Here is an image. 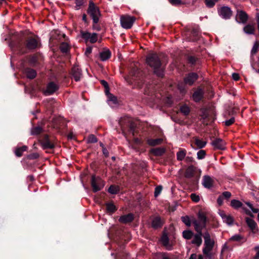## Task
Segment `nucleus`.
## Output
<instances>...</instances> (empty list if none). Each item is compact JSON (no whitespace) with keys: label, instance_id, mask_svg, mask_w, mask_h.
Returning a JSON list of instances; mask_svg holds the SVG:
<instances>
[{"label":"nucleus","instance_id":"a211bd4d","mask_svg":"<svg viewBox=\"0 0 259 259\" xmlns=\"http://www.w3.org/2000/svg\"><path fill=\"white\" fill-rule=\"evenodd\" d=\"M214 240L205 241L204 246L203 248V253L205 255H209L210 252L212 250L214 247Z\"/></svg>","mask_w":259,"mask_h":259},{"label":"nucleus","instance_id":"f3484780","mask_svg":"<svg viewBox=\"0 0 259 259\" xmlns=\"http://www.w3.org/2000/svg\"><path fill=\"white\" fill-rule=\"evenodd\" d=\"M211 144L215 149L224 150L226 149V143L220 138H217L213 140Z\"/></svg>","mask_w":259,"mask_h":259},{"label":"nucleus","instance_id":"7ed1b4c3","mask_svg":"<svg viewBox=\"0 0 259 259\" xmlns=\"http://www.w3.org/2000/svg\"><path fill=\"white\" fill-rule=\"evenodd\" d=\"M39 142L43 149H53L55 147V139L47 134L41 136Z\"/></svg>","mask_w":259,"mask_h":259},{"label":"nucleus","instance_id":"a18cd8bd","mask_svg":"<svg viewBox=\"0 0 259 259\" xmlns=\"http://www.w3.org/2000/svg\"><path fill=\"white\" fill-rule=\"evenodd\" d=\"M161 259H171L172 254L166 252H160L158 253Z\"/></svg>","mask_w":259,"mask_h":259},{"label":"nucleus","instance_id":"f8f14e48","mask_svg":"<svg viewBox=\"0 0 259 259\" xmlns=\"http://www.w3.org/2000/svg\"><path fill=\"white\" fill-rule=\"evenodd\" d=\"M198 75L195 72H190L187 74L184 78V81L188 85L191 86L198 79Z\"/></svg>","mask_w":259,"mask_h":259},{"label":"nucleus","instance_id":"bf43d9fd","mask_svg":"<svg viewBox=\"0 0 259 259\" xmlns=\"http://www.w3.org/2000/svg\"><path fill=\"white\" fill-rule=\"evenodd\" d=\"M162 190V186L161 185L157 186L155 188L154 196L157 197L161 192Z\"/></svg>","mask_w":259,"mask_h":259},{"label":"nucleus","instance_id":"f03ea898","mask_svg":"<svg viewBox=\"0 0 259 259\" xmlns=\"http://www.w3.org/2000/svg\"><path fill=\"white\" fill-rule=\"evenodd\" d=\"M119 124L124 135H132L136 143H140V140L136 137L138 135L136 124L129 117H121Z\"/></svg>","mask_w":259,"mask_h":259},{"label":"nucleus","instance_id":"c9c22d12","mask_svg":"<svg viewBox=\"0 0 259 259\" xmlns=\"http://www.w3.org/2000/svg\"><path fill=\"white\" fill-rule=\"evenodd\" d=\"M243 30L246 34H253L255 31L254 26L251 24H247L244 27Z\"/></svg>","mask_w":259,"mask_h":259},{"label":"nucleus","instance_id":"09e8293b","mask_svg":"<svg viewBox=\"0 0 259 259\" xmlns=\"http://www.w3.org/2000/svg\"><path fill=\"white\" fill-rule=\"evenodd\" d=\"M223 221L229 225H232L233 224L234 219L230 215H225Z\"/></svg>","mask_w":259,"mask_h":259},{"label":"nucleus","instance_id":"a19ab883","mask_svg":"<svg viewBox=\"0 0 259 259\" xmlns=\"http://www.w3.org/2000/svg\"><path fill=\"white\" fill-rule=\"evenodd\" d=\"M38 58L35 55L29 56L27 57L26 61L24 62L25 63H29L30 64H33L37 63Z\"/></svg>","mask_w":259,"mask_h":259},{"label":"nucleus","instance_id":"8fccbe9b","mask_svg":"<svg viewBox=\"0 0 259 259\" xmlns=\"http://www.w3.org/2000/svg\"><path fill=\"white\" fill-rule=\"evenodd\" d=\"M206 155V151L204 150H200L197 153V158L198 159H203L205 158Z\"/></svg>","mask_w":259,"mask_h":259},{"label":"nucleus","instance_id":"ea45409f","mask_svg":"<svg viewBox=\"0 0 259 259\" xmlns=\"http://www.w3.org/2000/svg\"><path fill=\"white\" fill-rule=\"evenodd\" d=\"M231 206L235 209H238L241 207L243 205L242 203L239 200L233 199L231 201Z\"/></svg>","mask_w":259,"mask_h":259},{"label":"nucleus","instance_id":"c756f323","mask_svg":"<svg viewBox=\"0 0 259 259\" xmlns=\"http://www.w3.org/2000/svg\"><path fill=\"white\" fill-rule=\"evenodd\" d=\"M162 142V140L160 138H157V139H151V138H148L146 142L147 143L151 146H155L156 145H158L161 144Z\"/></svg>","mask_w":259,"mask_h":259},{"label":"nucleus","instance_id":"c03bdc74","mask_svg":"<svg viewBox=\"0 0 259 259\" xmlns=\"http://www.w3.org/2000/svg\"><path fill=\"white\" fill-rule=\"evenodd\" d=\"M206 6L208 8H211L213 7L215 4L218 2V0H204Z\"/></svg>","mask_w":259,"mask_h":259},{"label":"nucleus","instance_id":"de8ad7c7","mask_svg":"<svg viewBox=\"0 0 259 259\" xmlns=\"http://www.w3.org/2000/svg\"><path fill=\"white\" fill-rule=\"evenodd\" d=\"M181 220L187 226L190 227L191 226V222L189 216L186 215L182 217Z\"/></svg>","mask_w":259,"mask_h":259},{"label":"nucleus","instance_id":"393cba45","mask_svg":"<svg viewBox=\"0 0 259 259\" xmlns=\"http://www.w3.org/2000/svg\"><path fill=\"white\" fill-rule=\"evenodd\" d=\"M166 152V149L164 147H158L152 148L150 150V152L156 156H162Z\"/></svg>","mask_w":259,"mask_h":259},{"label":"nucleus","instance_id":"052dcab7","mask_svg":"<svg viewBox=\"0 0 259 259\" xmlns=\"http://www.w3.org/2000/svg\"><path fill=\"white\" fill-rule=\"evenodd\" d=\"M39 157V155L37 153H32L27 155V158L30 160L36 159Z\"/></svg>","mask_w":259,"mask_h":259},{"label":"nucleus","instance_id":"5fc2aeb1","mask_svg":"<svg viewBox=\"0 0 259 259\" xmlns=\"http://www.w3.org/2000/svg\"><path fill=\"white\" fill-rule=\"evenodd\" d=\"M98 140L96 137L94 135H90L88 138V143H95L97 142Z\"/></svg>","mask_w":259,"mask_h":259},{"label":"nucleus","instance_id":"20e7f679","mask_svg":"<svg viewBox=\"0 0 259 259\" xmlns=\"http://www.w3.org/2000/svg\"><path fill=\"white\" fill-rule=\"evenodd\" d=\"M88 13L92 18L94 23H97L100 15V11L92 1L90 2Z\"/></svg>","mask_w":259,"mask_h":259},{"label":"nucleus","instance_id":"423d86ee","mask_svg":"<svg viewBox=\"0 0 259 259\" xmlns=\"http://www.w3.org/2000/svg\"><path fill=\"white\" fill-rule=\"evenodd\" d=\"M135 18L129 15H123L120 17V22L121 26L125 29L131 28L134 22Z\"/></svg>","mask_w":259,"mask_h":259},{"label":"nucleus","instance_id":"f704fd0d","mask_svg":"<svg viewBox=\"0 0 259 259\" xmlns=\"http://www.w3.org/2000/svg\"><path fill=\"white\" fill-rule=\"evenodd\" d=\"M187 85L188 84L185 83L184 81L180 82L178 85V89L182 95H185L187 92Z\"/></svg>","mask_w":259,"mask_h":259},{"label":"nucleus","instance_id":"338daca9","mask_svg":"<svg viewBox=\"0 0 259 259\" xmlns=\"http://www.w3.org/2000/svg\"><path fill=\"white\" fill-rule=\"evenodd\" d=\"M189 61L190 63H199L198 60L193 56H190L188 58Z\"/></svg>","mask_w":259,"mask_h":259},{"label":"nucleus","instance_id":"b1692460","mask_svg":"<svg viewBox=\"0 0 259 259\" xmlns=\"http://www.w3.org/2000/svg\"><path fill=\"white\" fill-rule=\"evenodd\" d=\"M202 233H196L194 234L193 239L191 241V243L195 245L197 247L200 246L202 243Z\"/></svg>","mask_w":259,"mask_h":259},{"label":"nucleus","instance_id":"4468645a","mask_svg":"<svg viewBox=\"0 0 259 259\" xmlns=\"http://www.w3.org/2000/svg\"><path fill=\"white\" fill-rule=\"evenodd\" d=\"M39 40L34 37H29L26 42V47L28 50H34L39 46Z\"/></svg>","mask_w":259,"mask_h":259},{"label":"nucleus","instance_id":"774afa93","mask_svg":"<svg viewBox=\"0 0 259 259\" xmlns=\"http://www.w3.org/2000/svg\"><path fill=\"white\" fill-rule=\"evenodd\" d=\"M169 2L172 5L177 6L182 4L181 0H168Z\"/></svg>","mask_w":259,"mask_h":259},{"label":"nucleus","instance_id":"4be33fe9","mask_svg":"<svg viewBox=\"0 0 259 259\" xmlns=\"http://www.w3.org/2000/svg\"><path fill=\"white\" fill-rule=\"evenodd\" d=\"M214 180L209 176H204L203 177V186L207 189H210L213 187Z\"/></svg>","mask_w":259,"mask_h":259},{"label":"nucleus","instance_id":"37998d69","mask_svg":"<svg viewBox=\"0 0 259 259\" xmlns=\"http://www.w3.org/2000/svg\"><path fill=\"white\" fill-rule=\"evenodd\" d=\"M69 48V46L67 42H62L60 46V49L63 53H67Z\"/></svg>","mask_w":259,"mask_h":259},{"label":"nucleus","instance_id":"e433bc0d","mask_svg":"<svg viewBox=\"0 0 259 259\" xmlns=\"http://www.w3.org/2000/svg\"><path fill=\"white\" fill-rule=\"evenodd\" d=\"M194 232L190 230H184L182 233L183 237L186 240H190L194 236Z\"/></svg>","mask_w":259,"mask_h":259},{"label":"nucleus","instance_id":"69168bd1","mask_svg":"<svg viewBox=\"0 0 259 259\" xmlns=\"http://www.w3.org/2000/svg\"><path fill=\"white\" fill-rule=\"evenodd\" d=\"M221 196H223V199H228L231 196V192L229 191H225L223 192L222 194L221 195Z\"/></svg>","mask_w":259,"mask_h":259},{"label":"nucleus","instance_id":"dca6fc26","mask_svg":"<svg viewBox=\"0 0 259 259\" xmlns=\"http://www.w3.org/2000/svg\"><path fill=\"white\" fill-rule=\"evenodd\" d=\"M153 73L159 77H163L164 75V66H149Z\"/></svg>","mask_w":259,"mask_h":259},{"label":"nucleus","instance_id":"58836bf2","mask_svg":"<svg viewBox=\"0 0 259 259\" xmlns=\"http://www.w3.org/2000/svg\"><path fill=\"white\" fill-rule=\"evenodd\" d=\"M119 191V187L115 185H111L108 190V192L111 194H116Z\"/></svg>","mask_w":259,"mask_h":259},{"label":"nucleus","instance_id":"6ab92c4d","mask_svg":"<svg viewBox=\"0 0 259 259\" xmlns=\"http://www.w3.org/2000/svg\"><path fill=\"white\" fill-rule=\"evenodd\" d=\"M79 66H73L71 69V75L76 81L80 80L81 75V70L78 68Z\"/></svg>","mask_w":259,"mask_h":259},{"label":"nucleus","instance_id":"9d476101","mask_svg":"<svg viewBox=\"0 0 259 259\" xmlns=\"http://www.w3.org/2000/svg\"><path fill=\"white\" fill-rule=\"evenodd\" d=\"M219 16L224 19H229L232 15V11L230 8L224 6L218 10Z\"/></svg>","mask_w":259,"mask_h":259},{"label":"nucleus","instance_id":"4c0bfd02","mask_svg":"<svg viewBox=\"0 0 259 259\" xmlns=\"http://www.w3.org/2000/svg\"><path fill=\"white\" fill-rule=\"evenodd\" d=\"M187 151L184 149H180V150L177 153V158L178 161H182L184 159Z\"/></svg>","mask_w":259,"mask_h":259},{"label":"nucleus","instance_id":"13d9d810","mask_svg":"<svg viewBox=\"0 0 259 259\" xmlns=\"http://www.w3.org/2000/svg\"><path fill=\"white\" fill-rule=\"evenodd\" d=\"M108 100L109 101L112 102L114 104H116L117 103V98L112 94H110L108 95Z\"/></svg>","mask_w":259,"mask_h":259},{"label":"nucleus","instance_id":"1a4fd4ad","mask_svg":"<svg viewBox=\"0 0 259 259\" xmlns=\"http://www.w3.org/2000/svg\"><path fill=\"white\" fill-rule=\"evenodd\" d=\"M161 59V55L158 56L156 53L149 54L146 57V63L147 65H161L164 62Z\"/></svg>","mask_w":259,"mask_h":259},{"label":"nucleus","instance_id":"4d7b16f0","mask_svg":"<svg viewBox=\"0 0 259 259\" xmlns=\"http://www.w3.org/2000/svg\"><path fill=\"white\" fill-rule=\"evenodd\" d=\"M202 236L204 239V241L213 240L211 239L210 235L208 230H206L204 233H202Z\"/></svg>","mask_w":259,"mask_h":259},{"label":"nucleus","instance_id":"0eeeda50","mask_svg":"<svg viewBox=\"0 0 259 259\" xmlns=\"http://www.w3.org/2000/svg\"><path fill=\"white\" fill-rule=\"evenodd\" d=\"M51 77L57 83L60 81H66L67 78L66 73L62 67L59 68L57 72H53Z\"/></svg>","mask_w":259,"mask_h":259},{"label":"nucleus","instance_id":"aec40b11","mask_svg":"<svg viewBox=\"0 0 259 259\" xmlns=\"http://www.w3.org/2000/svg\"><path fill=\"white\" fill-rule=\"evenodd\" d=\"M134 218V215L132 213H130L120 216L118 219V221L120 223L126 224L132 222Z\"/></svg>","mask_w":259,"mask_h":259},{"label":"nucleus","instance_id":"c85d7f7f","mask_svg":"<svg viewBox=\"0 0 259 259\" xmlns=\"http://www.w3.org/2000/svg\"><path fill=\"white\" fill-rule=\"evenodd\" d=\"M24 72L27 78L29 79H33L36 76V71L32 68H26L24 70Z\"/></svg>","mask_w":259,"mask_h":259},{"label":"nucleus","instance_id":"72a5a7b5","mask_svg":"<svg viewBox=\"0 0 259 259\" xmlns=\"http://www.w3.org/2000/svg\"><path fill=\"white\" fill-rule=\"evenodd\" d=\"M106 210L108 212L113 213L115 212L117 208L112 202H107L105 204Z\"/></svg>","mask_w":259,"mask_h":259},{"label":"nucleus","instance_id":"49530a36","mask_svg":"<svg viewBox=\"0 0 259 259\" xmlns=\"http://www.w3.org/2000/svg\"><path fill=\"white\" fill-rule=\"evenodd\" d=\"M42 132V128L39 126L34 127L32 128L31 134V135H37L40 134Z\"/></svg>","mask_w":259,"mask_h":259},{"label":"nucleus","instance_id":"ddd939ff","mask_svg":"<svg viewBox=\"0 0 259 259\" xmlns=\"http://www.w3.org/2000/svg\"><path fill=\"white\" fill-rule=\"evenodd\" d=\"M204 92L203 89L198 87L192 95L193 100L195 102H199L204 97Z\"/></svg>","mask_w":259,"mask_h":259},{"label":"nucleus","instance_id":"2f4dec72","mask_svg":"<svg viewBox=\"0 0 259 259\" xmlns=\"http://www.w3.org/2000/svg\"><path fill=\"white\" fill-rule=\"evenodd\" d=\"M192 223L197 233H202V230L206 229V228L202 227V223L198 222V221L196 220H194Z\"/></svg>","mask_w":259,"mask_h":259},{"label":"nucleus","instance_id":"2eb2a0df","mask_svg":"<svg viewBox=\"0 0 259 259\" xmlns=\"http://www.w3.org/2000/svg\"><path fill=\"white\" fill-rule=\"evenodd\" d=\"M164 224V222L161 220L160 216L155 217L152 220L151 227L155 230H157L162 228Z\"/></svg>","mask_w":259,"mask_h":259},{"label":"nucleus","instance_id":"3c124183","mask_svg":"<svg viewBox=\"0 0 259 259\" xmlns=\"http://www.w3.org/2000/svg\"><path fill=\"white\" fill-rule=\"evenodd\" d=\"M259 49V41H255L251 51L252 55L255 54Z\"/></svg>","mask_w":259,"mask_h":259},{"label":"nucleus","instance_id":"e2e57ef3","mask_svg":"<svg viewBox=\"0 0 259 259\" xmlns=\"http://www.w3.org/2000/svg\"><path fill=\"white\" fill-rule=\"evenodd\" d=\"M192 200L195 202H198L200 200V197L198 195L195 193H192L190 195Z\"/></svg>","mask_w":259,"mask_h":259},{"label":"nucleus","instance_id":"a878e982","mask_svg":"<svg viewBox=\"0 0 259 259\" xmlns=\"http://www.w3.org/2000/svg\"><path fill=\"white\" fill-rule=\"evenodd\" d=\"M196 167L193 165H189L187 168L186 169L185 172V177L187 179H191L192 178L195 174Z\"/></svg>","mask_w":259,"mask_h":259},{"label":"nucleus","instance_id":"680f3d73","mask_svg":"<svg viewBox=\"0 0 259 259\" xmlns=\"http://www.w3.org/2000/svg\"><path fill=\"white\" fill-rule=\"evenodd\" d=\"M243 238L242 236L240 235L237 234L233 236L230 239L231 241H240Z\"/></svg>","mask_w":259,"mask_h":259},{"label":"nucleus","instance_id":"bb28decb","mask_svg":"<svg viewBox=\"0 0 259 259\" xmlns=\"http://www.w3.org/2000/svg\"><path fill=\"white\" fill-rule=\"evenodd\" d=\"M111 52L108 49H104L100 52L99 57L101 61H105L111 57Z\"/></svg>","mask_w":259,"mask_h":259},{"label":"nucleus","instance_id":"7c9ffc66","mask_svg":"<svg viewBox=\"0 0 259 259\" xmlns=\"http://www.w3.org/2000/svg\"><path fill=\"white\" fill-rule=\"evenodd\" d=\"M194 144L199 149H202L204 148L206 145V142L199 139L198 137H194Z\"/></svg>","mask_w":259,"mask_h":259},{"label":"nucleus","instance_id":"9b49d317","mask_svg":"<svg viewBox=\"0 0 259 259\" xmlns=\"http://www.w3.org/2000/svg\"><path fill=\"white\" fill-rule=\"evenodd\" d=\"M59 89V86L57 82L50 81L47 85L46 90L44 91V94L46 96H49L53 94Z\"/></svg>","mask_w":259,"mask_h":259},{"label":"nucleus","instance_id":"6e6d98bb","mask_svg":"<svg viewBox=\"0 0 259 259\" xmlns=\"http://www.w3.org/2000/svg\"><path fill=\"white\" fill-rule=\"evenodd\" d=\"M97 34L96 33H91L89 41L91 43H95L97 41Z\"/></svg>","mask_w":259,"mask_h":259},{"label":"nucleus","instance_id":"cd10ccee","mask_svg":"<svg viewBox=\"0 0 259 259\" xmlns=\"http://www.w3.org/2000/svg\"><path fill=\"white\" fill-rule=\"evenodd\" d=\"M198 222L202 223L203 228H206L207 219L205 214L202 211H199L197 214Z\"/></svg>","mask_w":259,"mask_h":259},{"label":"nucleus","instance_id":"39448f33","mask_svg":"<svg viewBox=\"0 0 259 259\" xmlns=\"http://www.w3.org/2000/svg\"><path fill=\"white\" fill-rule=\"evenodd\" d=\"M91 183L94 193L100 191L105 185L104 181L100 177H96L95 175L92 176Z\"/></svg>","mask_w":259,"mask_h":259},{"label":"nucleus","instance_id":"5701e85b","mask_svg":"<svg viewBox=\"0 0 259 259\" xmlns=\"http://www.w3.org/2000/svg\"><path fill=\"white\" fill-rule=\"evenodd\" d=\"M245 221L248 227L253 233H255L258 231L257 224L253 220L247 217L245 218Z\"/></svg>","mask_w":259,"mask_h":259},{"label":"nucleus","instance_id":"864d4df0","mask_svg":"<svg viewBox=\"0 0 259 259\" xmlns=\"http://www.w3.org/2000/svg\"><path fill=\"white\" fill-rule=\"evenodd\" d=\"M84 0H76L75 1V10L80 9V7L83 6V5L85 3Z\"/></svg>","mask_w":259,"mask_h":259},{"label":"nucleus","instance_id":"412c9836","mask_svg":"<svg viewBox=\"0 0 259 259\" xmlns=\"http://www.w3.org/2000/svg\"><path fill=\"white\" fill-rule=\"evenodd\" d=\"M248 15L243 11L238 10L236 14V20L239 23H245L248 19Z\"/></svg>","mask_w":259,"mask_h":259},{"label":"nucleus","instance_id":"79ce46f5","mask_svg":"<svg viewBox=\"0 0 259 259\" xmlns=\"http://www.w3.org/2000/svg\"><path fill=\"white\" fill-rule=\"evenodd\" d=\"M180 111L185 115H188L190 113V110L189 107L186 105H184L181 106Z\"/></svg>","mask_w":259,"mask_h":259},{"label":"nucleus","instance_id":"603ef678","mask_svg":"<svg viewBox=\"0 0 259 259\" xmlns=\"http://www.w3.org/2000/svg\"><path fill=\"white\" fill-rule=\"evenodd\" d=\"M90 34L91 33L87 31H81L80 32V35L81 37L84 39L85 41H89V40L90 39Z\"/></svg>","mask_w":259,"mask_h":259},{"label":"nucleus","instance_id":"473e14b6","mask_svg":"<svg viewBox=\"0 0 259 259\" xmlns=\"http://www.w3.org/2000/svg\"><path fill=\"white\" fill-rule=\"evenodd\" d=\"M28 149V147L26 146H23L22 147H17L15 151V154L16 156L20 157L23 155V152L26 151Z\"/></svg>","mask_w":259,"mask_h":259},{"label":"nucleus","instance_id":"0e129e2a","mask_svg":"<svg viewBox=\"0 0 259 259\" xmlns=\"http://www.w3.org/2000/svg\"><path fill=\"white\" fill-rule=\"evenodd\" d=\"M235 122V118L234 117H231L230 119L227 120L225 122V124L227 126H229L233 124Z\"/></svg>","mask_w":259,"mask_h":259},{"label":"nucleus","instance_id":"6e6552de","mask_svg":"<svg viewBox=\"0 0 259 259\" xmlns=\"http://www.w3.org/2000/svg\"><path fill=\"white\" fill-rule=\"evenodd\" d=\"M160 240L162 245L167 250H172L173 249L174 243L172 241H170L168 234L165 230L163 231Z\"/></svg>","mask_w":259,"mask_h":259},{"label":"nucleus","instance_id":"f257e3e1","mask_svg":"<svg viewBox=\"0 0 259 259\" xmlns=\"http://www.w3.org/2000/svg\"><path fill=\"white\" fill-rule=\"evenodd\" d=\"M127 70L129 73L126 79L128 83L138 88H142L145 82V72L138 66H127Z\"/></svg>","mask_w":259,"mask_h":259}]
</instances>
